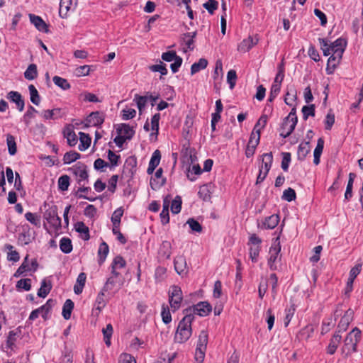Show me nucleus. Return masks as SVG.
<instances>
[{
	"label": "nucleus",
	"instance_id": "nucleus-1",
	"mask_svg": "<svg viewBox=\"0 0 363 363\" xmlns=\"http://www.w3.org/2000/svg\"><path fill=\"white\" fill-rule=\"evenodd\" d=\"M320 48L325 56L330 55L328 60L327 71L331 73L333 70L329 71L330 67L333 69L340 62L342 54L346 48L347 43L343 38H338L334 42H330L323 38H319Z\"/></svg>",
	"mask_w": 363,
	"mask_h": 363
},
{
	"label": "nucleus",
	"instance_id": "nucleus-2",
	"mask_svg": "<svg viewBox=\"0 0 363 363\" xmlns=\"http://www.w3.org/2000/svg\"><path fill=\"white\" fill-rule=\"evenodd\" d=\"M194 319V315H186L179 323L174 335V341L177 343L186 342L191 335V323Z\"/></svg>",
	"mask_w": 363,
	"mask_h": 363
},
{
	"label": "nucleus",
	"instance_id": "nucleus-3",
	"mask_svg": "<svg viewBox=\"0 0 363 363\" xmlns=\"http://www.w3.org/2000/svg\"><path fill=\"white\" fill-rule=\"evenodd\" d=\"M361 338V331L359 328H354L350 331L344 340L342 347V354L346 357L357 351V345Z\"/></svg>",
	"mask_w": 363,
	"mask_h": 363
},
{
	"label": "nucleus",
	"instance_id": "nucleus-4",
	"mask_svg": "<svg viewBox=\"0 0 363 363\" xmlns=\"http://www.w3.org/2000/svg\"><path fill=\"white\" fill-rule=\"evenodd\" d=\"M43 218L55 232L60 230L62 226L61 218L58 216L57 206L53 205L46 209L43 214Z\"/></svg>",
	"mask_w": 363,
	"mask_h": 363
},
{
	"label": "nucleus",
	"instance_id": "nucleus-5",
	"mask_svg": "<svg viewBox=\"0 0 363 363\" xmlns=\"http://www.w3.org/2000/svg\"><path fill=\"white\" fill-rule=\"evenodd\" d=\"M297 122L296 115H288L286 116L283 119L279 130L280 136L284 138L289 137L294 131Z\"/></svg>",
	"mask_w": 363,
	"mask_h": 363
},
{
	"label": "nucleus",
	"instance_id": "nucleus-6",
	"mask_svg": "<svg viewBox=\"0 0 363 363\" xmlns=\"http://www.w3.org/2000/svg\"><path fill=\"white\" fill-rule=\"evenodd\" d=\"M169 303L173 311H177L180 307L183 301V294L181 288L178 286L173 285L170 286L169 291Z\"/></svg>",
	"mask_w": 363,
	"mask_h": 363
},
{
	"label": "nucleus",
	"instance_id": "nucleus-7",
	"mask_svg": "<svg viewBox=\"0 0 363 363\" xmlns=\"http://www.w3.org/2000/svg\"><path fill=\"white\" fill-rule=\"evenodd\" d=\"M76 177L79 185L84 182H88L89 174L87 167L82 162H77L69 169Z\"/></svg>",
	"mask_w": 363,
	"mask_h": 363
},
{
	"label": "nucleus",
	"instance_id": "nucleus-8",
	"mask_svg": "<svg viewBox=\"0 0 363 363\" xmlns=\"http://www.w3.org/2000/svg\"><path fill=\"white\" fill-rule=\"evenodd\" d=\"M278 238L272 244L269 249V257L268 259V265L271 270L277 269V262L280 261L279 252L281 251V247Z\"/></svg>",
	"mask_w": 363,
	"mask_h": 363
},
{
	"label": "nucleus",
	"instance_id": "nucleus-9",
	"mask_svg": "<svg viewBox=\"0 0 363 363\" xmlns=\"http://www.w3.org/2000/svg\"><path fill=\"white\" fill-rule=\"evenodd\" d=\"M158 98L157 94H147L144 96H135V100L137 103L139 111L143 112L145 111V108L147 106L150 105L151 107H153Z\"/></svg>",
	"mask_w": 363,
	"mask_h": 363
},
{
	"label": "nucleus",
	"instance_id": "nucleus-10",
	"mask_svg": "<svg viewBox=\"0 0 363 363\" xmlns=\"http://www.w3.org/2000/svg\"><path fill=\"white\" fill-rule=\"evenodd\" d=\"M6 98L10 102L13 103L16 105V108L19 112H22L23 111L25 105L24 100L19 92L11 91L7 94Z\"/></svg>",
	"mask_w": 363,
	"mask_h": 363
},
{
	"label": "nucleus",
	"instance_id": "nucleus-11",
	"mask_svg": "<svg viewBox=\"0 0 363 363\" xmlns=\"http://www.w3.org/2000/svg\"><path fill=\"white\" fill-rule=\"evenodd\" d=\"M354 312L352 309H348L345 311L344 315L341 318L338 325L337 331L336 333H340L347 330L349 324L353 319Z\"/></svg>",
	"mask_w": 363,
	"mask_h": 363
},
{
	"label": "nucleus",
	"instance_id": "nucleus-12",
	"mask_svg": "<svg viewBox=\"0 0 363 363\" xmlns=\"http://www.w3.org/2000/svg\"><path fill=\"white\" fill-rule=\"evenodd\" d=\"M160 115H153L150 123L148 121H146V123L144 125V129L145 131L148 132L150 130H152V133L150 134V136L155 135L157 137L158 134L159 130V121H160Z\"/></svg>",
	"mask_w": 363,
	"mask_h": 363
},
{
	"label": "nucleus",
	"instance_id": "nucleus-13",
	"mask_svg": "<svg viewBox=\"0 0 363 363\" xmlns=\"http://www.w3.org/2000/svg\"><path fill=\"white\" fill-rule=\"evenodd\" d=\"M75 0H61L60 3V16L62 18H65L69 11L75 9Z\"/></svg>",
	"mask_w": 363,
	"mask_h": 363
},
{
	"label": "nucleus",
	"instance_id": "nucleus-14",
	"mask_svg": "<svg viewBox=\"0 0 363 363\" xmlns=\"http://www.w3.org/2000/svg\"><path fill=\"white\" fill-rule=\"evenodd\" d=\"M211 310V306L206 301L199 302L193 308L194 313L200 316H206L208 315Z\"/></svg>",
	"mask_w": 363,
	"mask_h": 363
},
{
	"label": "nucleus",
	"instance_id": "nucleus-15",
	"mask_svg": "<svg viewBox=\"0 0 363 363\" xmlns=\"http://www.w3.org/2000/svg\"><path fill=\"white\" fill-rule=\"evenodd\" d=\"M258 42L257 38H253L249 36L247 38L242 40L238 46V50L241 52L249 51Z\"/></svg>",
	"mask_w": 363,
	"mask_h": 363
},
{
	"label": "nucleus",
	"instance_id": "nucleus-16",
	"mask_svg": "<svg viewBox=\"0 0 363 363\" xmlns=\"http://www.w3.org/2000/svg\"><path fill=\"white\" fill-rule=\"evenodd\" d=\"M174 269L176 272L182 275L186 273V262L184 256L179 255L174 258Z\"/></svg>",
	"mask_w": 363,
	"mask_h": 363
},
{
	"label": "nucleus",
	"instance_id": "nucleus-17",
	"mask_svg": "<svg viewBox=\"0 0 363 363\" xmlns=\"http://www.w3.org/2000/svg\"><path fill=\"white\" fill-rule=\"evenodd\" d=\"M117 134H121L128 140H130L135 134L133 127L127 124H121L116 128Z\"/></svg>",
	"mask_w": 363,
	"mask_h": 363
},
{
	"label": "nucleus",
	"instance_id": "nucleus-18",
	"mask_svg": "<svg viewBox=\"0 0 363 363\" xmlns=\"http://www.w3.org/2000/svg\"><path fill=\"white\" fill-rule=\"evenodd\" d=\"M161 159V153L160 150H156L152 155L151 159L149 162V165L147 169L148 174H151L155 171V168L160 164Z\"/></svg>",
	"mask_w": 363,
	"mask_h": 363
},
{
	"label": "nucleus",
	"instance_id": "nucleus-19",
	"mask_svg": "<svg viewBox=\"0 0 363 363\" xmlns=\"http://www.w3.org/2000/svg\"><path fill=\"white\" fill-rule=\"evenodd\" d=\"M342 340L341 335L335 333L330 340V343L327 347V353L332 355L335 354Z\"/></svg>",
	"mask_w": 363,
	"mask_h": 363
},
{
	"label": "nucleus",
	"instance_id": "nucleus-20",
	"mask_svg": "<svg viewBox=\"0 0 363 363\" xmlns=\"http://www.w3.org/2000/svg\"><path fill=\"white\" fill-rule=\"evenodd\" d=\"M29 18L30 22L39 31L45 33L48 32L47 25L40 16H35L34 14H29Z\"/></svg>",
	"mask_w": 363,
	"mask_h": 363
},
{
	"label": "nucleus",
	"instance_id": "nucleus-21",
	"mask_svg": "<svg viewBox=\"0 0 363 363\" xmlns=\"http://www.w3.org/2000/svg\"><path fill=\"white\" fill-rule=\"evenodd\" d=\"M64 136L69 146H74L77 143V137L72 128L67 127L64 130Z\"/></svg>",
	"mask_w": 363,
	"mask_h": 363
},
{
	"label": "nucleus",
	"instance_id": "nucleus-22",
	"mask_svg": "<svg viewBox=\"0 0 363 363\" xmlns=\"http://www.w3.org/2000/svg\"><path fill=\"white\" fill-rule=\"evenodd\" d=\"M296 96V91L294 89H290L286 94L285 102L286 104H288L289 106L292 107L289 113H296V108L294 106Z\"/></svg>",
	"mask_w": 363,
	"mask_h": 363
},
{
	"label": "nucleus",
	"instance_id": "nucleus-23",
	"mask_svg": "<svg viewBox=\"0 0 363 363\" xmlns=\"http://www.w3.org/2000/svg\"><path fill=\"white\" fill-rule=\"evenodd\" d=\"M311 147L309 142H303L298 145L297 155L299 160H303L310 152Z\"/></svg>",
	"mask_w": 363,
	"mask_h": 363
},
{
	"label": "nucleus",
	"instance_id": "nucleus-24",
	"mask_svg": "<svg viewBox=\"0 0 363 363\" xmlns=\"http://www.w3.org/2000/svg\"><path fill=\"white\" fill-rule=\"evenodd\" d=\"M279 222V217L277 214L272 215L265 218L263 227L266 229H274Z\"/></svg>",
	"mask_w": 363,
	"mask_h": 363
},
{
	"label": "nucleus",
	"instance_id": "nucleus-25",
	"mask_svg": "<svg viewBox=\"0 0 363 363\" xmlns=\"http://www.w3.org/2000/svg\"><path fill=\"white\" fill-rule=\"evenodd\" d=\"M77 232L82 234V238L88 240L90 238L89 228L82 221L77 222L74 225Z\"/></svg>",
	"mask_w": 363,
	"mask_h": 363
},
{
	"label": "nucleus",
	"instance_id": "nucleus-26",
	"mask_svg": "<svg viewBox=\"0 0 363 363\" xmlns=\"http://www.w3.org/2000/svg\"><path fill=\"white\" fill-rule=\"evenodd\" d=\"M52 289V284L50 281L44 279L41 282L40 288L38 291V296L42 298H45L50 291Z\"/></svg>",
	"mask_w": 363,
	"mask_h": 363
},
{
	"label": "nucleus",
	"instance_id": "nucleus-27",
	"mask_svg": "<svg viewBox=\"0 0 363 363\" xmlns=\"http://www.w3.org/2000/svg\"><path fill=\"white\" fill-rule=\"evenodd\" d=\"M109 252L108 245L103 242L100 244L98 250L99 264H101L105 261Z\"/></svg>",
	"mask_w": 363,
	"mask_h": 363
},
{
	"label": "nucleus",
	"instance_id": "nucleus-28",
	"mask_svg": "<svg viewBox=\"0 0 363 363\" xmlns=\"http://www.w3.org/2000/svg\"><path fill=\"white\" fill-rule=\"evenodd\" d=\"M79 141L80 144L79 145V150L80 151L86 150L91 144V138L88 134L80 132L79 133Z\"/></svg>",
	"mask_w": 363,
	"mask_h": 363
},
{
	"label": "nucleus",
	"instance_id": "nucleus-29",
	"mask_svg": "<svg viewBox=\"0 0 363 363\" xmlns=\"http://www.w3.org/2000/svg\"><path fill=\"white\" fill-rule=\"evenodd\" d=\"M211 185L204 184L200 186L198 194L203 201H208L211 199Z\"/></svg>",
	"mask_w": 363,
	"mask_h": 363
},
{
	"label": "nucleus",
	"instance_id": "nucleus-30",
	"mask_svg": "<svg viewBox=\"0 0 363 363\" xmlns=\"http://www.w3.org/2000/svg\"><path fill=\"white\" fill-rule=\"evenodd\" d=\"M117 284L119 286L122 284L121 279L109 277L103 286L104 291H112L117 286Z\"/></svg>",
	"mask_w": 363,
	"mask_h": 363
},
{
	"label": "nucleus",
	"instance_id": "nucleus-31",
	"mask_svg": "<svg viewBox=\"0 0 363 363\" xmlns=\"http://www.w3.org/2000/svg\"><path fill=\"white\" fill-rule=\"evenodd\" d=\"M74 308V303L71 299H67L62 308V316L65 320H69L71 317L72 311Z\"/></svg>",
	"mask_w": 363,
	"mask_h": 363
},
{
	"label": "nucleus",
	"instance_id": "nucleus-32",
	"mask_svg": "<svg viewBox=\"0 0 363 363\" xmlns=\"http://www.w3.org/2000/svg\"><path fill=\"white\" fill-rule=\"evenodd\" d=\"M208 62L204 58H201L199 62L194 63L191 67V74L193 75L207 67Z\"/></svg>",
	"mask_w": 363,
	"mask_h": 363
},
{
	"label": "nucleus",
	"instance_id": "nucleus-33",
	"mask_svg": "<svg viewBox=\"0 0 363 363\" xmlns=\"http://www.w3.org/2000/svg\"><path fill=\"white\" fill-rule=\"evenodd\" d=\"M60 250L66 254H68L72 250V241L68 238H62L60 242Z\"/></svg>",
	"mask_w": 363,
	"mask_h": 363
},
{
	"label": "nucleus",
	"instance_id": "nucleus-34",
	"mask_svg": "<svg viewBox=\"0 0 363 363\" xmlns=\"http://www.w3.org/2000/svg\"><path fill=\"white\" fill-rule=\"evenodd\" d=\"M356 177V174L354 173L349 174V180L347 185L346 191L345 193V199L346 200H349L352 196V186L354 179Z\"/></svg>",
	"mask_w": 363,
	"mask_h": 363
},
{
	"label": "nucleus",
	"instance_id": "nucleus-35",
	"mask_svg": "<svg viewBox=\"0 0 363 363\" xmlns=\"http://www.w3.org/2000/svg\"><path fill=\"white\" fill-rule=\"evenodd\" d=\"M106 292L109 293L108 291H104V289L102 288L101 292L97 296L96 300V309L99 310V311H101L106 304V300L104 298L105 294Z\"/></svg>",
	"mask_w": 363,
	"mask_h": 363
},
{
	"label": "nucleus",
	"instance_id": "nucleus-36",
	"mask_svg": "<svg viewBox=\"0 0 363 363\" xmlns=\"http://www.w3.org/2000/svg\"><path fill=\"white\" fill-rule=\"evenodd\" d=\"M80 158V154L75 151H69L65 154L63 157V162L65 164H70L75 162L77 160Z\"/></svg>",
	"mask_w": 363,
	"mask_h": 363
},
{
	"label": "nucleus",
	"instance_id": "nucleus-37",
	"mask_svg": "<svg viewBox=\"0 0 363 363\" xmlns=\"http://www.w3.org/2000/svg\"><path fill=\"white\" fill-rule=\"evenodd\" d=\"M37 75V67L35 64L30 65L24 72L25 78L28 80L34 79Z\"/></svg>",
	"mask_w": 363,
	"mask_h": 363
},
{
	"label": "nucleus",
	"instance_id": "nucleus-38",
	"mask_svg": "<svg viewBox=\"0 0 363 363\" xmlns=\"http://www.w3.org/2000/svg\"><path fill=\"white\" fill-rule=\"evenodd\" d=\"M123 212H124V211L122 207H119L116 210L114 211V212L113 213L112 216H111V222L113 223V226L120 225L121 219L123 215Z\"/></svg>",
	"mask_w": 363,
	"mask_h": 363
},
{
	"label": "nucleus",
	"instance_id": "nucleus-39",
	"mask_svg": "<svg viewBox=\"0 0 363 363\" xmlns=\"http://www.w3.org/2000/svg\"><path fill=\"white\" fill-rule=\"evenodd\" d=\"M284 62H281L278 66V72L274 78V81L273 82L274 84H277L281 86V82L284 78Z\"/></svg>",
	"mask_w": 363,
	"mask_h": 363
},
{
	"label": "nucleus",
	"instance_id": "nucleus-40",
	"mask_svg": "<svg viewBox=\"0 0 363 363\" xmlns=\"http://www.w3.org/2000/svg\"><path fill=\"white\" fill-rule=\"evenodd\" d=\"M79 99L82 101H85V102H86V101H89V102L99 101L96 95H95L92 93H90V92H87V91H84V92L81 93L79 96Z\"/></svg>",
	"mask_w": 363,
	"mask_h": 363
},
{
	"label": "nucleus",
	"instance_id": "nucleus-41",
	"mask_svg": "<svg viewBox=\"0 0 363 363\" xmlns=\"http://www.w3.org/2000/svg\"><path fill=\"white\" fill-rule=\"evenodd\" d=\"M273 161V155L272 152L265 153L262 155V165L264 167V169H267L269 171L272 167V163Z\"/></svg>",
	"mask_w": 363,
	"mask_h": 363
},
{
	"label": "nucleus",
	"instance_id": "nucleus-42",
	"mask_svg": "<svg viewBox=\"0 0 363 363\" xmlns=\"http://www.w3.org/2000/svg\"><path fill=\"white\" fill-rule=\"evenodd\" d=\"M28 90L31 102L35 105H38L40 100L38 90L33 84L28 86Z\"/></svg>",
	"mask_w": 363,
	"mask_h": 363
},
{
	"label": "nucleus",
	"instance_id": "nucleus-43",
	"mask_svg": "<svg viewBox=\"0 0 363 363\" xmlns=\"http://www.w3.org/2000/svg\"><path fill=\"white\" fill-rule=\"evenodd\" d=\"M53 82L55 85L60 87L63 90H67L70 88V84L67 79L58 76L53 77Z\"/></svg>",
	"mask_w": 363,
	"mask_h": 363
},
{
	"label": "nucleus",
	"instance_id": "nucleus-44",
	"mask_svg": "<svg viewBox=\"0 0 363 363\" xmlns=\"http://www.w3.org/2000/svg\"><path fill=\"white\" fill-rule=\"evenodd\" d=\"M17 340V333L14 331H10L7 337L6 347L13 350L16 347V342Z\"/></svg>",
	"mask_w": 363,
	"mask_h": 363
},
{
	"label": "nucleus",
	"instance_id": "nucleus-45",
	"mask_svg": "<svg viewBox=\"0 0 363 363\" xmlns=\"http://www.w3.org/2000/svg\"><path fill=\"white\" fill-rule=\"evenodd\" d=\"M6 143L9 154L11 155H14L17 151L16 143L14 137L11 135H8L6 138Z\"/></svg>",
	"mask_w": 363,
	"mask_h": 363
},
{
	"label": "nucleus",
	"instance_id": "nucleus-46",
	"mask_svg": "<svg viewBox=\"0 0 363 363\" xmlns=\"http://www.w3.org/2000/svg\"><path fill=\"white\" fill-rule=\"evenodd\" d=\"M31 271V268H30L29 264H28V255H27L21 264V265L18 267L17 271L16 272L14 276L18 277L26 272Z\"/></svg>",
	"mask_w": 363,
	"mask_h": 363
},
{
	"label": "nucleus",
	"instance_id": "nucleus-47",
	"mask_svg": "<svg viewBox=\"0 0 363 363\" xmlns=\"http://www.w3.org/2000/svg\"><path fill=\"white\" fill-rule=\"evenodd\" d=\"M69 186V177L62 175L58 179V188L61 191H67Z\"/></svg>",
	"mask_w": 363,
	"mask_h": 363
},
{
	"label": "nucleus",
	"instance_id": "nucleus-48",
	"mask_svg": "<svg viewBox=\"0 0 363 363\" xmlns=\"http://www.w3.org/2000/svg\"><path fill=\"white\" fill-rule=\"evenodd\" d=\"M182 198L179 196H177L172 201L171 211L172 213L177 214L181 211L182 209Z\"/></svg>",
	"mask_w": 363,
	"mask_h": 363
},
{
	"label": "nucleus",
	"instance_id": "nucleus-49",
	"mask_svg": "<svg viewBox=\"0 0 363 363\" xmlns=\"http://www.w3.org/2000/svg\"><path fill=\"white\" fill-rule=\"evenodd\" d=\"M208 344V333L205 330H202L199 336L196 347L206 349Z\"/></svg>",
	"mask_w": 363,
	"mask_h": 363
},
{
	"label": "nucleus",
	"instance_id": "nucleus-50",
	"mask_svg": "<svg viewBox=\"0 0 363 363\" xmlns=\"http://www.w3.org/2000/svg\"><path fill=\"white\" fill-rule=\"evenodd\" d=\"M102 332L105 343L108 347H109L111 345V337L113 333V327L111 324H108L105 328H103Z\"/></svg>",
	"mask_w": 363,
	"mask_h": 363
},
{
	"label": "nucleus",
	"instance_id": "nucleus-51",
	"mask_svg": "<svg viewBox=\"0 0 363 363\" xmlns=\"http://www.w3.org/2000/svg\"><path fill=\"white\" fill-rule=\"evenodd\" d=\"M172 245L169 241H163L160 247V252L167 258H169L172 254Z\"/></svg>",
	"mask_w": 363,
	"mask_h": 363
},
{
	"label": "nucleus",
	"instance_id": "nucleus-52",
	"mask_svg": "<svg viewBox=\"0 0 363 363\" xmlns=\"http://www.w3.org/2000/svg\"><path fill=\"white\" fill-rule=\"evenodd\" d=\"M26 219L29 221L31 224L39 227L40 225V218L39 216H38L36 214L31 213V212H27L25 214Z\"/></svg>",
	"mask_w": 363,
	"mask_h": 363
},
{
	"label": "nucleus",
	"instance_id": "nucleus-53",
	"mask_svg": "<svg viewBox=\"0 0 363 363\" xmlns=\"http://www.w3.org/2000/svg\"><path fill=\"white\" fill-rule=\"evenodd\" d=\"M125 265V260L121 256L118 255L113 259L111 267H114L115 269H120L124 268Z\"/></svg>",
	"mask_w": 363,
	"mask_h": 363
},
{
	"label": "nucleus",
	"instance_id": "nucleus-54",
	"mask_svg": "<svg viewBox=\"0 0 363 363\" xmlns=\"http://www.w3.org/2000/svg\"><path fill=\"white\" fill-rule=\"evenodd\" d=\"M90 72V66L89 65H82L77 67L74 70V74L79 77H85L88 76Z\"/></svg>",
	"mask_w": 363,
	"mask_h": 363
},
{
	"label": "nucleus",
	"instance_id": "nucleus-55",
	"mask_svg": "<svg viewBox=\"0 0 363 363\" xmlns=\"http://www.w3.org/2000/svg\"><path fill=\"white\" fill-rule=\"evenodd\" d=\"M16 288L18 289H23L26 291H29L31 288V279H23L17 281Z\"/></svg>",
	"mask_w": 363,
	"mask_h": 363
},
{
	"label": "nucleus",
	"instance_id": "nucleus-56",
	"mask_svg": "<svg viewBox=\"0 0 363 363\" xmlns=\"http://www.w3.org/2000/svg\"><path fill=\"white\" fill-rule=\"evenodd\" d=\"M237 74L235 70L230 69L227 74V82L229 84L230 89H233L236 84Z\"/></svg>",
	"mask_w": 363,
	"mask_h": 363
},
{
	"label": "nucleus",
	"instance_id": "nucleus-57",
	"mask_svg": "<svg viewBox=\"0 0 363 363\" xmlns=\"http://www.w3.org/2000/svg\"><path fill=\"white\" fill-rule=\"evenodd\" d=\"M267 115H262L258 121L256 123L253 130L260 133L261 130L265 127L267 123Z\"/></svg>",
	"mask_w": 363,
	"mask_h": 363
},
{
	"label": "nucleus",
	"instance_id": "nucleus-58",
	"mask_svg": "<svg viewBox=\"0 0 363 363\" xmlns=\"http://www.w3.org/2000/svg\"><path fill=\"white\" fill-rule=\"evenodd\" d=\"M282 199L287 201L289 202L295 200L296 199L295 191L291 188H288L287 189L284 190L283 195H282Z\"/></svg>",
	"mask_w": 363,
	"mask_h": 363
},
{
	"label": "nucleus",
	"instance_id": "nucleus-59",
	"mask_svg": "<svg viewBox=\"0 0 363 363\" xmlns=\"http://www.w3.org/2000/svg\"><path fill=\"white\" fill-rule=\"evenodd\" d=\"M187 224H189L190 228L192 231L196 232V233H201L202 231V226L194 218H189L187 222Z\"/></svg>",
	"mask_w": 363,
	"mask_h": 363
},
{
	"label": "nucleus",
	"instance_id": "nucleus-60",
	"mask_svg": "<svg viewBox=\"0 0 363 363\" xmlns=\"http://www.w3.org/2000/svg\"><path fill=\"white\" fill-rule=\"evenodd\" d=\"M218 6V3L216 0H208L203 4V7L211 14L217 9Z\"/></svg>",
	"mask_w": 363,
	"mask_h": 363
},
{
	"label": "nucleus",
	"instance_id": "nucleus-61",
	"mask_svg": "<svg viewBox=\"0 0 363 363\" xmlns=\"http://www.w3.org/2000/svg\"><path fill=\"white\" fill-rule=\"evenodd\" d=\"M206 351V349L196 347L194 356L195 361L197 362H203L205 357Z\"/></svg>",
	"mask_w": 363,
	"mask_h": 363
},
{
	"label": "nucleus",
	"instance_id": "nucleus-62",
	"mask_svg": "<svg viewBox=\"0 0 363 363\" xmlns=\"http://www.w3.org/2000/svg\"><path fill=\"white\" fill-rule=\"evenodd\" d=\"M150 69L152 72H158L162 75H165L167 73V69L162 62H160L159 65H154L150 66Z\"/></svg>",
	"mask_w": 363,
	"mask_h": 363
},
{
	"label": "nucleus",
	"instance_id": "nucleus-63",
	"mask_svg": "<svg viewBox=\"0 0 363 363\" xmlns=\"http://www.w3.org/2000/svg\"><path fill=\"white\" fill-rule=\"evenodd\" d=\"M260 251L259 246H252L250 248V257L252 262H257V257Z\"/></svg>",
	"mask_w": 363,
	"mask_h": 363
},
{
	"label": "nucleus",
	"instance_id": "nucleus-64",
	"mask_svg": "<svg viewBox=\"0 0 363 363\" xmlns=\"http://www.w3.org/2000/svg\"><path fill=\"white\" fill-rule=\"evenodd\" d=\"M118 362L119 363H136L135 358L132 355L127 353L121 354Z\"/></svg>",
	"mask_w": 363,
	"mask_h": 363
}]
</instances>
